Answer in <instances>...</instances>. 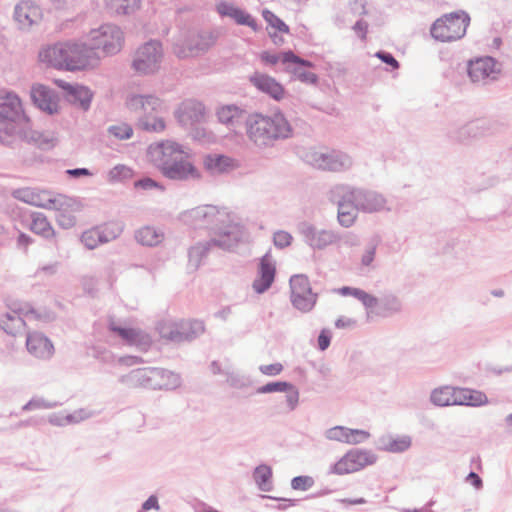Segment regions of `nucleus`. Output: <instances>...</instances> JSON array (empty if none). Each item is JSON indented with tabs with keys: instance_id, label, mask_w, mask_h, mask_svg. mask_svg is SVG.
Masks as SVG:
<instances>
[{
	"instance_id": "49530a36",
	"label": "nucleus",
	"mask_w": 512,
	"mask_h": 512,
	"mask_svg": "<svg viewBox=\"0 0 512 512\" xmlns=\"http://www.w3.org/2000/svg\"><path fill=\"white\" fill-rule=\"evenodd\" d=\"M103 244L116 240L124 231V223L122 221H109L96 226Z\"/></svg>"
},
{
	"instance_id": "58836bf2",
	"label": "nucleus",
	"mask_w": 512,
	"mask_h": 512,
	"mask_svg": "<svg viewBox=\"0 0 512 512\" xmlns=\"http://www.w3.org/2000/svg\"><path fill=\"white\" fill-rule=\"evenodd\" d=\"M412 445V438L409 435L397 437L386 436L379 439V449L391 453H403Z\"/></svg>"
},
{
	"instance_id": "ddd939ff",
	"label": "nucleus",
	"mask_w": 512,
	"mask_h": 512,
	"mask_svg": "<svg viewBox=\"0 0 512 512\" xmlns=\"http://www.w3.org/2000/svg\"><path fill=\"white\" fill-rule=\"evenodd\" d=\"M376 461L377 455L371 450L351 449L330 467L329 473L335 475L350 474L373 465Z\"/></svg>"
},
{
	"instance_id": "bb28decb",
	"label": "nucleus",
	"mask_w": 512,
	"mask_h": 512,
	"mask_svg": "<svg viewBox=\"0 0 512 512\" xmlns=\"http://www.w3.org/2000/svg\"><path fill=\"white\" fill-rule=\"evenodd\" d=\"M18 137L24 139L29 143H33L43 150L54 148L58 142L59 137L54 131H36L32 129L30 119L27 120L26 127L21 130Z\"/></svg>"
},
{
	"instance_id": "412c9836",
	"label": "nucleus",
	"mask_w": 512,
	"mask_h": 512,
	"mask_svg": "<svg viewBox=\"0 0 512 512\" xmlns=\"http://www.w3.org/2000/svg\"><path fill=\"white\" fill-rule=\"evenodd\" d=\"M282 64L285 65V70L291 74L294 79L305 84H317L318 76L307 70V68L314 66L312 62L300 58L289 50L283 53Z\"/></svg>"
},
{
	"instance_id": "dca6fc26",
	"label": "nucleus",
	"mask_w": 512,
	"mask_h": 512,
	"mask_svg": "<svg viewBox=\"0 0 512 512\" xmlns=\"http://www.w3.org/2000/svg\"><path fill=\"white\" fill-rule=\"evenodd\" d=\"M292 305L301 312H309L317 301V294L312 292L307 276L293 275L289 281Z\"/></svg>"
},
{
	"instance_id": "4be33fe9",
	"label": "nucleus",
	"mask_w": 512,
	"mask_h": 512,
	"mask_svg": "<svg viewBox=\"0 0 512 512\" xmlns=\"http://www.w3.org/2000/svg\"><path fill=\"white\" fill-rule=\"evenodd\" d=\"M109 329L118 336L126 345L147 351L152 344L149 334L141 329L123 326L115 321L109 323Z\"/></svg>"
},
{
	"instance_id": "20e7f679",
	"label": "nucleus",
	"mask_w": 512,
	"mask_h": 512,
	"mask_svg": "<svg viewBox=\"0 0 512 512\" xmlns=\"http://www.w3.org/2000/svg\"><path fill=\"white\" fill-rule=\"evenodd\" d=\"M292 135L293 128L280 111L271 114L254 113L249 115L247 136L259 149L273 147L276 142L289 139Z\"/></svg>"
},
{
	"instance_id": "7c9ffc66",
	"label": "nucleus",
	"mask_w": 512,
	"mask_h": 512,
	"mask_svg": "<svg viewBox=\"0 0 512 512\" xmlns=\"http://www.w3.org/2000/svg\"><path fill=\"white\" fill-rule=\"evenodd\" d=\"M182 384L181 376L173 371L153 367L152 390H174Z\"/></svg>"
},
{
	"instance_id": "f704fd0d",
	"label": "nucleus",
	"mask_w": 512,
	"mask_h": 512,
	"mask_svg": "<svg viewBox=\"0 0 512 512\" xmlns=\"http://www.w3.org/2000/svg\"><path fill=\"white\" fill-rule=\"evenodd\" d=\"M134 237L140 245L154 247L163 242L165 234L161 228L147 225L137 229Z\"/></svg>"
},
{
	"instance_id": "423d86ee",
	"label": "nucleus",
	"mask_w": 512,
	"mask_h": 512,
	"mask_svg": "<svg viewBox=\"0 0 512 512\" xmlns=\"http://www.w3.org/2000/svg\"><path fill=\"white\" fill-rule=\"evenodd\" d=\"M216 36L212 32L198 33L182 29L172 38V52L179 59L196 57L214 44Z\"/></svg>"
},
{
	"instance_id": "0eeeda50",
	"label": "nucleus",
	"mask_w": 512,
	"mask_h": 512,
	"mask_svg": "<svg viewBox=\"0 0 512 512\" xmlns=\"http://www.w3.org/2000/svg\"><path fill=\"white\" fill-rule=\"evenodd\" d=\"M87 41L98 55L112 56L121 51L124 44V32L112 23H105L91 29L86 35Z\"/></svg>"
},
{
	"instance_id": "6e6552de",
	"label": "nucleus",
	"mask_w": 512,
	"mask_h": 512,
	"mask_svg": "<svg viewBox=\"0 0 512 512\" xmlns=\"http://www.w3.org/2000/svg\"><path fill=\"white\" fill-rule=\"evenodd\" d=\"M164 59L163 45L158 40H149L134 52L131 68L140 76H150L159 72Z\"/></svg>"
},
{
	"instance_id": "79ce46f5",
	"label": "nucleus",
	"mask_w": 512,
	"mask_h": 512,
	"mask_svg": "<svg viewBox=\"0 0 512 512\" xmlns=\"http://www.w3.org/2000/svg\"><path fill=\"white\" fill-rule=\"evenodd\" d=\"M104 5L112 15H131L139 9L140 0H104Z\"/></svg>"
},
{
	"instance_id": "f3484780",
	"label": "nucleus",
	"mask_w": 512,
	"mask_h": 512,
	"mask_svg": "<svg viewBox=\"0 0 512 512\" xmlns=\"http://www.w3.org/2000/svg\"><path fill=\"white\" fill-rule=\"evenodd\" d=\"M347 184H337L330 189L329 199L337 205V219L344 228H350L355 223L358 211L353 203L352 197L346 195Z\"/></svg>"
},
{
	"instance_id": "13d9d810",
	"label": "nucleus",
	"mask_w": 512,
	"mask_h": 512,
	"mask_svg": "<svg viewBox=\"0 0 512 512\" xmlns=\"http://www.w3.org/2000/svg\"><path fill=\"white\" fill-rule=\"evenodd\" d=\"M356 299L363 304V306L367 310L368 316H375V309L378 308L379 298L375 297L372 294H369L368 292L362 289V291L360 292Z\"/></svg>"
},
{
	"instance_id": "37998d69",
	"label": "nucleus",
	"mask_w": 512,
	"mask_h": 512,
	"mask_svg": "<svg viewBox=\"0 0 512 512\" xmlns=\"http://www.w3.org/2000/svg\"><path fill=\"white\" fill-rule=\"evenodd\" d=\"M457 388L451 386H442L432 390L430 401L438 407L456 405Z\"/></svg>"
},
{
	"instance_id": "2eb2a0df",
	"label": "nucleus",
	"mask_w": 512,
	"mask_h": 512,
	"mask_svg": "<svg viewBox=\"0 0 512 512\" xmlns=\"http://www.w3.org/2000/svg\"><path fill=\"white\" fill-rule=\"evenodd\" d=\"M13 20L20 31L31 32L41 25L43 10L32 0H21L14 7Z\"/></svg>"
},
{
	"instance_id": "4d7b16f0",
	"label": "nucleus",
	"mask_w": 512,
	"mask_h": 512,
	"mask_svg": "<svg viewBox=\"0 0 512 512\" xmlns=\"http://www.w3.org/2000/svg\"><path fill=\"white\" fill-rule=\"evenodd\" d=\"M133 175L132 169L124 164H118L111 168L108 172V180L110 182H120L131 178Z\"/></svg>"
},
{
	"instance_id": "7ed1b4c3",
	"label": "nucleus",
	"mask_w": 512,
	"mask_h": 512,
	"mask_svg": "<svg viewBox=\"0 0 512 512\" xmlns=\"http://www.w3.org/2000/svg\"><path fill=\"white\" fill-rule=\"evenodd\" d=\"M125 109L136 117L137 126L148 132H162L165 121L158 114L164 109V101L155 93L138 85H130L123 95Z\"/></svg>"
},
{
	"instance_id": "69168bd1",
	"label": "nucleus",
	"mask_w": 512,
	"mask_h": 512,
	"mask_svg": "<svg viewBox=\"0 0 512 512\" xmlns=\"http://www.w3.org/2000/svg\"><path fill=\"white\" fill-rule=\"evenodd\" d=\"M369 437H370V433L366 430L349 428L347 444H350V445L361 444V443H364L367 439H369Z\"/></svg>"
},
{
	"instance_id": "a19ab883",
	"label": "nucleus",
	"mask_w": 512,
	"mask_h": 512,
	"mask_svg": "<svg viewBox=\"0 0 512 512\" xmlns=\"http://www.w3.org/2000/svg\"><path fill=\"white\" fill-rule=\"evenodd\" d=\"M69 88V95L67 96L68 101L78 106L84 111L90 108L91 101L93 98L92 91L82 85L75 84V86H67Z\"/></svg>"
},
{
	"instance_id": "a18cd8bd",
	"label": "nucleus",
	"mask_w": 512,
	"mask_h": 512,
	"mask_svg": "<svg viewBox=\"0 0 512 512\" xmlns=\"http://www.w3.org/2000/svg\"><path fill=\"white\" fill-rule=\"evenodd\" d=\"M30 230L46 239H50L55 235V231L46 216L39 212L31 215Z\"/></svg>"
},
{
	"instance_id": "393cba45",
	"label": "nucleus",
	"mask_w": 512,
	"mask_h": 512,
	"mask_svg": "<svg viewBox=\"0 0 512 512\" xmlns=\"http://www.w3.org/2000/svg\"><path fill=\"white\" fill-rule=\"evenodd\" d=\"M276 275V264L272 256L266 253L261 257L258 267L257 277L254 279L252 287L257 294H263L273 284Z\"/></svg>"
},
{
	"instance_id": "338daca9",
	"label": "nucleus",
	"mask_w": 512,
	"mask_h": 512,
	"mask_svg": "<svg viewBox=\"0 0 512 512\" xmlns=\"http://www.w3.org/2000/svg\"><path fill=\"white\" fill-rule=\"evenodd\" d=\"M337 244H341L345 247H356L360 244V239L358 235L353 232L339 233L337 232Z\"/></svg>"
},
{
	"instance_id": "aec40b11",
	"label": "nucleus",
	"mask_w": 512,
	"mask_h": 512,
	"mask_svg": "<svg viewBox=\"0 0 512 512\" xmlns=\"http://www.w3.org/2000/svg\"><path fill=\"white\" fill-rule=\"evenodd\" d=\"M250 239L243 220L234 214H226V250L239 252L248 246Z\"/></svg>"
},
{
	"instance_id": "8fccbe9b",
	"label": "nucleus",
	"mask_w": 512,
	"mask_h": 512,
	"mask_svg": "<svg viewBox=\"0 0 512 512\" xmlns=\"http://www.w3.org/2000/svg\"><path fill=\"white\" fill-rule=\"evenodd\" d=\"M181 342L192 340L204 331L203 322L199 320H180Z\"/></svg>"
},
{
	"instance_id": "603ef678",
	"label": "nucleus",
	"mask_w": 512,
	"mask_h": 512,
	"mask_svg": "<svg viewBox=\"0 0 512 512\" xmlns=\"http://www.w3.org/2000/svg\"><path fill=\"white\" fill-rule=\"evenodd\" d=\"M203 165L211 175H219L224 171V155L209 153L204 157Z\"/></svg>"
},
{
	"instance_id": "a211bd4d",
	"label": "nucleus",
	"mask_w": 512,
	"mask_h": 512,
	"mask_svg": "<svg viewBox=\"0 0 512 512\" xmlns=\"http://www.w3.org/2000/svg\"><path fill=\"white\" fill-rule=\"evenodd\" d=\"M298 233L303 241L313 250H323L330 245L337 244V231L318 229L313 224L303 221L297 226Z\"/></svg>"
},
{
	"instance_id": "72a5a7b5",
	"label": "nucleus",
	"mask_w": 512,
	"mask_h": 512,
	"mask_svg": "<svg viewBox=\"0 0 512 512\" xmlns=\"http://www.w3.org/2000/svg\"><path fill=\"white\" fill-rule=\"evenodd\" d=\"M223 241L221 239L212 238L205 243H197L192 246L188 252V269L190 271H196L202 262V259L207 255L208 251L212 247L222 248Z\"/></svg>"
},
{
	"instance_id": "bf43d9fd",
	"label": "nucleus",
	"mask_w": 512,
	"mask_h": 512,
	"mask_svg": "<svg viewBox=\"0 0 512 512\" xmlns=\"http://www.w3.org/2000/svg\"><path fill=\"white\" fill-rule=\"evenodd\" d=\"M292 388V383L286 381L269 382L257 388L258 394H268L274 392H285Z\"/></svg>"
},
{
	"instance_id": "ea45409f",
	"label": "nucleus",
	"mask_w": 512,
	"mask_h": 512,
	"mask_svg": "<svg viewBox=\"0 0 512 512\" xmlns=\"http://www.w3.org/2000/svg\"><path fill=\"white\" fill-rule=\"evenodd\" d=\"M456 405L460 406H482L488 403L485 393L468 388H457Z\"/></svg>"
},
{
	"instance_id": "9b49d317",
	"label": "nucleus",
	"mask_w": 512,
	"mask_h": 512,
	"mask_svg": "<svg viewBox=\"0 0 512 512\" xmlns=\"http://www.w3.org/2000/svg\"><path fill=\"white\" fill-rule=\"evenodd\" d=\"M306 160L317 169L331 172H345L351 169L354 163L348 153L337 149H312L307 152Z\"/></svg>"
},
{
	"instance_id": "3c124183",
	"label": "nucleus",
	"mask_w": 512,
	"mask_h": 512,
	"mask_svg": "<svg viewBox=\"0 0 512 512\" xmlns=\"http://www.w3.org/2000/svg\"><path fill=\"white\" fill-rule=\"evenodd\" d=\"M191 137L194 141L207 146L215 144L219 139V136L209 126L194 127Z\"/></svg>"
},
{
	"instance_id": "a878e982",
	"label": "nucleus",
	"mask_w": 512,
	"mask_h": 512,
	"mask_svg": "<svg viewBox=\"0 0 512 512\" xmlns=\"http://www.w3.org/2000/svg\"><path fill=\"white\" fill-rule=\"evenodd\" d=\"M487 131V122L483 120H476L461 127L450 129L448 137L454 142L466 144L471 140L484 136Z\"/></svg>"
},
{
	"instance_id": "e2e57ef3",
	"label": "nucleus",
	"mask_w": 512,
	"mask_h": 512,
	"mask_svg": "<svg viewBox=\"0 0 512 512\" xmlns=\"http://www.w3.org/2000/svg\"><path fill=\"white\" fill-rule=\"evenodd\" d=\"M315 484L314 478L308 475L296 476L291 480L293 490L307 491Z\"/></svg>"
},
{
	"instance_id": "5701e85b",
	"label": "nucleus",
	"mask_w": 512,
	"mask_h": 512,
	"mask_svg": "<svg viewBox=\"0 0 512 512\" xmlns=\"http://www.w3.org/2000/svg\"><path fill=\"white\" fill-rule=\"evenodd\" d=\"M30 95L33 103L49 115L58 113L59 96L57 92L43 84H34Z\"/></svg>"
},
{
	"instance_id": "6e6d98bb",
	"label": "nucleus",
	"mask_w": 512,
	"mask_h": 512,
	"mask_svg": "<svg viewBox=\"0 0 512 512\" xmlns=\"http://www.w3.org/2000/svg\"><path fill=\"white\" fill-rule=\"evenodd\" d=\"M58 406L55 401L47 400L43 397L35 396L31 398L23 407V411L49 410Z\"/></svg>"
},
{
	"instance_id": "b1692460",
	"label": "nucleus",
	"mask_w": 512,
	"mask_h": 512,
	"mask_svg": "<svg viewBox=\"0 0 512 512\" xmlns=\"http://www.w3.org/2000/svg\"><path fill=\"white\" fill-rule=\"evenodd\" d=\"M175 117L183 127H192L205 121L206 110L201 102L184 101L175 111Z\"/></svg>"
},
{
	"instance_id": "6ab92c4d",
	"label": "nucleus",
	"mask_w": 512,
	"mask_h": 512,
	"mask_svg": "<svg viewBox=\"0 0 512 512\" xmlns=\"http://www.w3.org/2000/svg\"><path fill=\"white\" fill-rule=\"evenodd\" d=\"M500 72L501 65L490 56L471 60L468 64V75L473 83L485 85L496 80Z\"/></svg>"
},
{
	"instance_id": "39448f33",
	"label": "nucleus",
	"mask_w": 512,
	"mask_h": 512,
	"mask_svg": "<svg viewBox=\"0 0 512 512\" xmlns=\"http://www.w3.org/2000/svg\"><path fill=\"white\" fill-rule=\"evenodd\" d=\"M22 103L12 91L0 90V142L9 143L27 125Z\"/></svg>"
},
{
	"instance_id": "2f4dec72",
	"label": "nucleus",
	"mask_w": 512,
	"mask_h": 512,
	"mask_svg": "<svg viewBox=\"0 0 512 512\" xmlns=\"http://www.w3.org/2000/svg\"><path fill=\"white\" fill-rule=\"evenodd\" d=\"M249 115L246 111L234 105H226V137L232 135L242 134L245 130L247 132V122Z\"/></svg>"
},
{
	"instance_id": "09e8293b",
	"label": "nucleus",
	"mask_w": 512,
	"mask_h": 512,
	"mask_svg": "<svg viewBox=\"0 0 512 512\" xmlns=\"http://www.w3.org/2000/svg\"><path fill=\"white\" fill-rule=\"evenodd\" d=\"M162 338H166L173 342H181L180 321L163 320L157 327Z\"/></svg>"
},
{
	"instance_id": "f257e3e1",
	"label": "nucleus",
	"mask_w": 512,
	"mask_h": 512,
	"mask_svg": "<svg viewBox=\"0 0 512 512\" xmlns=\"http://www.w3.org/2000/svg\"><path fill=\"white\" fill-rule=\"evenodd\" d=\"M148 160L163 176L175 181H196L200 170L190 161L191 150L176 141L163 140L149 145Z\"/></svg>"
},
{
	"instance_id": "e433bc0d",
	"label": "nucleus",
	"mask_w": 512,
	"mask_h": 512,
	"mask_svg": "<svg viewBox=\"0 0 512 512\" xmlns=\"http://www.w3.org/2000/svg\"><path fill=\"white\" fill-rule=\"evenodd\" d=\"M378 308L375 309V316L388 318L402 311L403 305L400 298L394 294H386L379 298Z\"/></svg>"
},
{
	"instance_id": "c85d7f7f",
	"label": "nucleus",
	"mask_w": 512,
	"mask_h": 512,
	"mask_svg": "<svg viewBox=\"0 0 512 512\" xmlns=\"http://www.w3.org/2000/svg\"><path fill=\"white\" fill-rule=\"evenodd\" d=\"M249 80L254 87L274 100L280 101L284 98L285 90L283 86L273 77L261 72H255L249 77Z\"/></svg>"
},
{
	"instance_id": "de8ad7c7",
	"label": "nucleus",
	"mask_w": 512,
	"mask_h": 512,
	"mask_svg": "<svg viewBox=\"0 0 512 512\" xmlns=\"http://www.w3.org/2000/svg\"><path fill=\"white\" fill-rule=\"evenodd\" d=\"M226 17L232 18L238 25L248 26L254 31L257 30L255 19L241 8L226 4Z\"/></svg>"
},
{
	"instance_id": "f8f14e48",
	"label": "nucleus",
	"mask_w": 512,
	"mask_h": 512,
	"mask_svg": "<svg viewBox=\"0 0 512 512\" xmlns=\"http://www.w3.org/2000/svg\"><path fill=\"white\" fill-rule=\"evenodd\" d=\"M12 196L26 204L48 209L62 210L67 205V198L63 195H55L49 191L35 188H19L12 192Z\"/></svg>"
},
{
	"instance_id": "4c0bfd02",
	"label": "nucleus",
	"mask_w": 512,
	"mask_h": 512,
	"mask_svg": "<svg viewBox=\"0 0 512 512\" xmlns=\"http://www.w3.org/2000/svg\"><path fill=\"white\" fill-rule=\"evenodd\" d=\"M377 248V242H369L364 246L360 254L359 263L357 267L360 274L367 275L372 271L376 270Z\"/></svg>"
},
{
	"instance_id": "9d476101",
	"label": "nucleus",
	"mask_w": 512,
	"mask_h": 512,
	"mask_svg": "<svg viewBox=\"0 0 512 512\" xmlns=\"http://www.w3.org/2000/svg\"><path fill=\"white\" fill-rule=\"evenodd\" d=\"M470 17L464 11L446 14L437 19L431 27V35L442 42L462 38L469 24Z\"/></svg>"
},
{
	"instance_id": "680f3d73",
	"label": "nucleus",
	"mask_w": 512,
	"mask_h": 512,
	"mask_svg": "<svg viewBox=\"0 0 512 512\" xmlns=\"http://www.w3.org/2000/svg\"><path fill=\"white\" fill-rule=\"evenodd\" d=\"M92 355L95 359L104 364L116 363V355L112 351L106 349L105 347H94L92 350Z\"/></svg>"
},
{
	"instance_id": "5fc2aeb1",
	"label": "nucleus",
	"mask_w": 512,
	"mask_h": 512,
	"mask_svg": "<svg viewBox=\"0 0 512 512\" xmlns=\"http://www.w3.org/2000/svg\"><path fill=\"white\" fill-rule=\"evenodd\" d=\"M107 133L117 140H128L133 136V128L128 123H117L107 128Z\"/></svg>"
},
{
	"instance_id": "052dcab7",
	"label": "nucleus",
	"mask_w": 512,
	"mask_h": 512,
	"mask_svg": "<svg viewBox=\"0 0 512 512\" xmlns=\"http://www.w3.org/2000/svg\"><path fill=\"white\" fill-rule=\"evenodd\" d=\"M348 430L349 428L345 426H334L325 431V437L331 441H338L347 444Z\"/></svg>"
},
{
	"instance_id": "cd10ccee",
	"label": "nucleus",
	"mask_w": 512,
	"mask_h": 512,
	"mask_svg": "<svg viewBox=\"0 0 512 512\" xmlns=\"http://www.w3.org/2000/svg\"><path fill=\"white\" fill-rule=\"evenodd\" d=\"M152 369L153 367L133 369L121 375L118 378V382L129 389L141 388L152 390Z\"/></svg>"
},
{
	"instance_id": "c03bdc74",
	"label": "nucleus",
	"mask_w": 512,
	"mask_h": 512,
	"mask_svg": "<svg viewBox=\"0 0 512 512\" xmlns=\"http://www.w3.org/2000/svg\"><path fill=\"white\" fill-rule=\"evenodd\" d=\"M273 472L266 464L258 465L253 471V479L258 489L262 492H270L273 489Z\"/></svg>"
},
{
	"instance_id": "c9c22d12",
	"label": "nucleus",
	"mask_w": 512,
	"mask_h": 512,
	"mask_svg": "<svg viewBox=\"0 0 512 512\" xmlns=\"http://www.w3.org/2000/svg\"><path fill=\"white\" fill-rule=\"evenodd\" d=\"M22 310L13 309L11 312L0 314V328L7 334L16 336L24 330L25 322L21 318Z\"/></svg>"
},
{
	"instance_id": "f03ea898",
	"label": "nucleus",
	"mask_w": 512,
	"mask_h": 512,
	"mask_svg": "<svg viewBox=\"0 0 512 512\" xmlns=\"http://www.w3.org/2000/svg\"><path fill=\"white\" fill-rule=\"evenodd\" d=\"M39 61L47 67L66 71L93 69L100 62L87 36L76 41L59 42L43 47L38 54Z\"/></svg>"
},
{
	"instance_id": "774afa93",
	"label": "nucleus",
	"mask_w": 512,
	"mask_h": 512,
	"mask_svg": "<svg viewBox=\"0 0 512 512\" xmlns=\"http://www.w3.org/2000/svg\"><path fill=\"white\" fill-rule=\"evenodd\" d=\"M292 239L291 234L283 230L275 232L273 236L274 245L281 249L288 247L291 244Z\"/></svg>"
},
{
	"instance_id": "c756f323",
	"label": "nucleus",
	"mask_w": 512,
	"mask_h": 512,
	"mask_svg": "<svg viewBox=\"0 0 512 512\" xmlns=\"http://www.w3.org/2000/svg\"><path fill=\"white\" fill-rule=\"evenodd\" d=\"M26 346L29 353L39 359H49L54 353L52 342L40 332L28 333Z\"/></svg>"
},
{
	"instance_id": "473e14b6",
	"label": "nucleus",
	"mask_w": 512,
	"mask_h": 512,
	"mask_svg": "<svg viewBox=\"0 0 512 512\" xmlns=\"http://www.w3.org/2000/svg\"><path fill=\"white\" fill-rule=\"evenodd\" d=\"M93 416V413L86 409L80 408L72 412L60 411L48 415V422L53 426L63 427L68 425L78 424Z\"/></svg>"
},
{
	"instance_id": "864d4df0",
	"label": "nucleus",
	"mask_w": 512,
	"mask_h": 512,
	"mask_svg": "<svg viewBox=\"0 0 512 512\" xmlns=\"http://www.w3.org/2000/svg\"><path fill=\"white\" fill-rule=\"evenodd\" d=\"M80 242L88 250H94L103 244L101 240V235L99 234V231L96 226L83 231L80 236Z\"/></svg>"
},
{
	"instance_id": "4468645a",
	"label": "nucleus",
	"mask_w": 512,
	"mask_h": 512,
	"mask_svg": "<svg viewBox=\"0 0 512 512\" xmlns=\"http://www.w3.org/2000/svg\"><path fill=\"white\" fill-rule=\"evenodd\" d=\"M346 195L352 197L358 212L376 213L386 209V198L377 191L358 188L347 184Z\"/></svg>"
},
{
	"instance_id": "0e129e2a",
	"label": "nucleus",
	"mask_w": 512,
	"mask_h": 512,
	"mask_svg": "<svg viewBox=\"0 0 512 512\" xmlns=\"http://www.w3.org/2000/svg\"><path fill=\"white\" fill-rule=\"evenodd\" d=\"M263 17L269 23V25H271L276 30L283 32V33L289 32V27L278 16H276L271 11L264 10Z\"/></svg>"
},
{
	"instance_id": "1a4fd4ad",
	"label": "nucleus",
	"mask_w": 512,
	"mask_h": 512,
	"mask_svg": "<svg viewBox=\"0 0 512 512\" xmlns=\"http://www.w3.org/2000/svg\"><path fill=\"white\" fill-rule=\"evenodd\" d=\"M180 219L190 228L209 230L222 240L223 213L217 206L202 205L189 209L181 214Z\"/></svg>"
}]
</instances>
